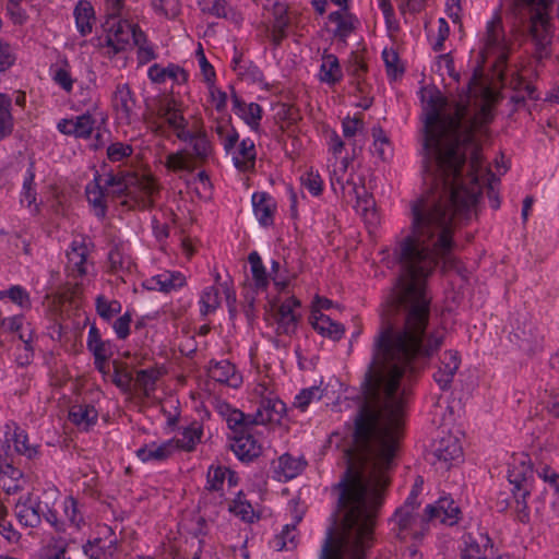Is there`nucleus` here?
Masks as SVG:
<instances>
[{
    "label": "nucleus",
    "mask_w": 559,
    "mask_h": 559,
    "mask_svg": "<svg viewBox=\"0 0 559 559\" xmlns=\"http://www.w3.org/2000/svg\"><path fill=\"white\" fill-rule=\"evenodd\" d=\"M419 94L427 192L414 202L412 229L397 248L400 267L413 280H425L451 263L454 227L476 211L480 136L495 102V93L478 73L466 92L451 99L435 86H425Z\"/></svg>",
    "instance_id": "f257e3e1"
},
{
    "label": "nucleus",
    "mask_w": 559,
    "mask_h": 559,
    "mask_svg": "<svg viewBox=\"0 0 559 559\" xmlns=\"http://www.w3.org/2000/svg\"><path fill=\"white\" fill-rule=\"evenodd\" d=\"M389 477H343L338 523L329 527L319 559H366L374 543L378 510Z\"/></svg>",
    "instance_id": "f03ea898"
},
{
    "label": "nucleus",
    "mask_w": 559,
    "mask_h": 559,
    "mask_svg": "<svg viewBox=\"0 0 559 559\" xmlns=\"http://www.w3.org/2000/svg\"><path fill=\"white\" fill-rule=\"evenodd\" d=\"M140 29L126 20H111L107 22L105 35L97 37L94 45L105 49L108 57L129 49L138 36Z\"/></svg>",
    "instance_id": "7ed1b4c3"
},
{
    "label": "nucleus",
    "mask_w": 559,
    "mask_h": 559,
    "mask_svg": "<svg viewBox=\"0 0 559 559\" xmlns=\"http://www.w3.org/2000/svg\"><path fill=\"white\" fill-rule=\"evenodd\" d=\"M218 132L223 147L235 167L239 170L253 167L257 157L254 142L249 138L240 141L238 132L233 128L221 127Z\"/></svg>",
    "instance_id": "20e7f679"
},
{
    "label": "nucleus",
    "mask_w": 559,
    "mask_h": 559,
    "mask_svg": "<svg viewBox=\"0 0 559 559\" xmlns=\"http://www.w3.org/2000/svg\"><path fill=\"white\" fill-rule=\"evenodd\" d=\"M346 202L352 203L356 212L367 224L377 225L379 216L374 207V200L368 192L358 176H352L345 183L338 182Z\"/></svg>",
    "instance_id": "39448f33"
},
{
    "label": "nucleus",
    "mask_w": 559,
    "mask_h": 559,
    "mask_svg": "<svg viewBox=\"0 0 559 559\" xmlns=\"http://www.w3.org/2000/svg\"><path fill=\"white\" fill-rule=\"evenodd\" d=\"M123 187L126 199L122 200V204L129 207L150 206L157 191L154 179L147 174L128 176Z\"/></svg>",
    "instance_id": "423d86ee"
},
{
    "label": "nucleus",
    "mask_w": 559,
    "mask_h": 559,
    "mask_svg": "<svg viewBox=\"0 0 559 559\" xmlns=\"http://www.w3.org/2000/svg\"><path fill=\"white\" fill-rule=\"evenodd\" d=\"M183 105L180 100L175 97L167 98L158 110V117H150L147 118V127L155 133H159L162 131V126L158 121L159 118H163L168 126L176 131L177 136L181 140L187 141L191 138L189 131L186 130V119L182 115Z\"/></svg>",
    "instance_id": "0eeeda50"
},
{
    "label": "nucleus",
    "mask_w": 559,
    "mask_h": 559,
    "mask_svg": "<svg viewBox=\"0 0 559 559\" xmlns=\"http://www.w3.org/2000/svg\"><path fill=\"white\" fill-rule=\"evenodd\" d=\"M91 242L85 237H75L66 251V271L71 277L94 275V265L88 259Z\"/></svg>",
    "instance_id": "6e6552de"
},
{
    "label": "nucleus",
    "mask_w": 559,
    "mask_h": 559,
    "mask_svg": "<svg viewBox=\"0 0 559 559\" xmlns=\"http://www.w3.org/2000/svg\"><path fill=\"white\" fill-rule=\"evenodd\" d=\"M0 433H2L3 443L7 444L8 450L13 443L15 452L27 460L35 461L39 457V445L29 443L28 435L15 421L5 423Z\"/></svg>",
    "instance_id": "1a4fd4ad"
},
{
    "label": "nucleus",
    "mask_w": 559,
    "mask_h": 559,
    "mask_svg": "<svg viewBox=\"0 0 559 559\" xmlns=\"http://www.w3.org/2000/svg\"><path fill=\"white\" fill-rule=\"evenodd\" d=\"M519 7H526L532 12L531 31L533 36L540 43L547 41L550 32L549 5L551 0H514Z\"/></svg>",
    "instance_id": "9d476101"
},
{
    "label": "nucleus",
    "mask_w": 559,
    "mask_h": 559,
    "mask_svg": "<svg viewBox=\"0 0 559 559\" xmlns=\"http://www.w3.org/2000/svg\"><path fill=\"white\" fill-rule=\"evenodd\" d=\"M465 547L461 550V559H501L495 551L493 544L486 533H468L464 536Z\"/></svg>",
    "instance_id": "9b49d317"
},
{
    "label": "nucleus",
    "mask_w": 559,
    "mask_h": 559,
    "mask_svg": "<svg viewBox=\"0 0 559 559\" xmlns=\"http://www.w3.org/2000/svg\"><path fill=\"white\" fill-rule=\"evenodd\" d=\"M461 510L455 501L448 496L440 497L435 503L425 508L426 522L452 526L460 520Z\"/></svg>",
    "instance_id": "f8f14e48"
},
{
    "label": "nucleus",
    "mask_w": 559,
    "mask_h": 559,
    "mask_svg": "<svg viewBox=\"0 0 559 559\" xmlns=\"http://www.w3.org/2000/svg\"><path fill=\"white\" fill-rule=\"evenodd\" d=\"M271 310L274 312V319L277 323L278 334H292L296 331L299 316L295 309L300 302L295 297H289L281 305L276 300L270 301Z\"/></svg>",
    "instance_id": "ddd939ff"
},
{
    "label": "nucleus",
    "mask_w": 559,
    "mask_h": 559,
    "mask_svg": "<svg viewBox=\"0 0 559 559\" xmlns=\"http://www.w3.org/2000/svg\"><path fill=\"white\" fill-rule=\"evenodd\" d=\"M286 413V405L277 395L257 401L253 415L255 425L277 424Z\"/></svg>",
    "instance_id": "4468645a"
},
{
    "label": "nucleus",
    "mask_w": 559,
    "mask_h": 559,
    "mask_svg": "<svg viewBox=\"0 0 559 559\" xmlns=\"http://www.w3.org/2000/svg\"><path fill=\"white\" fill-rule=\"evenodd\" d=\"M417 507L404 503L403 507L399 508L395 513L393 521L399 526L401 533L409 531L415 538L424 535L426 531V516L414 515V511Z\"/></svg>",
    "instance_id": "2eb2a0df"
},
{
    "label": "nucleus",
    "mask_w": 559,
    "mask_h": 559,
    "mask_svg": "<svg viewBox=\"0 0 559 559\" xmlns=\"http://www.w3.org/2000/svg\"><path fill=\"white\" fill-rule=\"evenodd\" d=\"M111 103L117 118L120 121L130 122L135 110V99L127 84L117 85Z\"/></svg>",
    "instance_id": "dca6fc26"
},
{
    "label": "nucleus",
    "mask_w": 559,
    "mask_h": 559,
    "mask_svg": "<svg viewBox=\"0 0 559 559\" xmlns=\"http://www.w3.org/2000/svg\"><path fill=\"white\" fill-rule=\"evenodd\" d=\"M95 126V119L91 114L62 119L58 122L57 129L66 135L75 138H88Z\"/></svg>",
    "instance_id": "f3484780"
},
{
    "label": "nucleus",
    "mask_w": 559,
    "mask_h": 559,
    "mask_svg": "<svg viewBox=\"0 0 559 559\" xmlns=\"http://www.w3.org/2000/svg\"><path fill=\"white\" fill-rule=\"evenodd\" d=\"M230 450L243 463H249L260 456L261 444L250 433L234 436L229 444Z\"/></svg>",
    "instance_id": "a211bd4d"
},
{
    "label": "nucleus",
    "mask_w": 559,
    "mask_h": 559,
    "mask_svg": "<svg viewBox=\"0 0 559 559\" xmlns=\"http://www.w3.org/2000/svg\"><path fill=\"white\" fill-rule=\"evenodd\" d=\"M178 450L177 441L170 439L162 443L151 442L136 450V456L142 462H164Z\"/></svg>",
    "instance_id": "6ab92c4d"
},
{
    "label": "nucleus",
    "mask_w": 559,
    "mask_h": 559,
    "mask_svg": "<svg viewBox=\"0 0 559 559\" xmlns=\"http://www.w3.org/2000/svg\"><path fill=\"white\" fill-rule=\"evenodd\" d=\"M461 359L455 350H445L440 359V366L435 372L433 378L441 390H447L453 381V377L459 369Z\"/></svg>",
    "instance_id": "aec40b11"
},
{
    "label": "nucleus",
    "mask_w": 559,
    "mask_h": 559,
    "mask_svg": "<svg viewBox=\"0 0 559 559\" xmlns=\"http://www.w3.org/2000/svg\"><path fill=\"white\" fill-rule=\"evenodd\" d=\"M233 110L253 132L260 130V124L263 116L262 107L253 102L247 103L238 97L233 99Z\"/></svg>",
    "instance_id": "412c9836"
},
{
    "label": "nucleus",
    "mask_w": 559,
    "mask_h": 559,
    "mask_svg": "<svg viewBox=\"0 0 559 559\" xmlns=\"http://www.w3.org/2000/svg\"><path fill=\"white\" fill-rule=\"evenodd\" d=\"M251 201L254 216L260 225H272L277 209L275 200L265 192H255L252 194Z\"/></svg>",
    "instance_id": "4be33fe9"
},
{
    "label": "nucleus",
    "mask_w": 559,
    "mask_h": 559,
    "mask_svg": "<svg viewBox=\"0 0 559 559\" xmlns=\"http://www.w3.org/2000/svg\"><path fill=\"white\" fill-rule=\"evenodd\" d=\"M326 144L329 152L332 153L333 158L335 159L330 164V167H332V186L334 187L335 182L342 181L343 175L347 168V162L345 158L340 159L344 144L335 131H330L326 133Z\"/></svg>",
    "instance_id": "5701e85b"
},
{
    "label": "nucleus",
    "mask_w": 559,
    "mask_h": 559,
    "mask_svg": "<svg viewBox=\"0 0 559 559\" xmlns=\"http://www.w3.org/2000/svg\"><path fill=\"white\" fill-rule=\"evenodd\" d=\"M41 513H44L43 501L27 498L24 502H19L15 506V514L19 522L26 527H36L41 521Z\"/></svg>",
    "instance_id": "b1692460"
},
{
    "label": "nucleus",
    "mask_w": 559,
    "mask_h": 559,
    "mask_svg": "<svg viewBox=\"0 0 559 559\" xmlns=\"http://www.w3.org/2000/svg\"><path fill=\"white\" fill-rule=\"evenodd\" d=\"M309 322L321 335L328 336L333 341L341 340L345 332V329L341 323L331 320L330 317L323 314L319 310L311 311Z\"/></svg>",
    "instance_id": "393cba45"
},
{
    "label": "nucleus",
    "mask_w": 559,
    "mask_h": 559,
    "mask_svg": "<svg viewBox=\"0 0 559 559\" xmlns=\"http://www.w3.org/2000/svg\"><path fill=\"white\" fill-rule=\"evenodd\" d=\"M209 374L214 381L225 383L231 388H238L242 382L241 376L237 373L235 366L228 360L213 364L209 369Z\"/></svg>",
    "instance_id": "a878e982"
},
{
    "label": "nucleus",
    "mask_w": 559,
    "mask_h": 559,
    "mask_svg": "<svg viewBox=\"0 0 559 559\" xmlns=\"http://www.w3.org/2000/svg\"><path fill=\"white\" fill-rule=\"evenodd\" d=\"M317 78L321 83L330 86L335 85L343 79V70L334 55L322 57Z\"/></svg>",
    "instance_id": "bb28decb"
},
{
    "label": "nucleus",
    "mask_w": 559,
    "mask_h": 559,
    "mask_svg": "<svg viewBox=\"0 0 559 559\" xmlns=\"http://www.w3.org/2000/svg\"><path fill=\"white\" fill-rule=\"evenodd\" d=\"M34 179L35 173L33 165H29L24 175L23 186L20 194V203L32 215H35L39 212V203L37 202V193L34 188Z\"/></svg>",
    "instance_id": "cd10ccee"
},
{
    "label": "nucleus",
    "mask_w": 559,
    "mask_h": 559,
    "mask_svg": "<svg viewBox=\"0 0 559 559\" xmlns=\"http://www.w3.org/2000/svg\"><path fill=\"white\" fill-rule=\"evenodd\" d=\"M533 475L530 459L525 454L514 456L509 468V481L514 487H527L526 481Z\"/></svg>",
    "instance_id": "c85d7f7f"
},
{
    "label": "nucleus",
    "mask_w": 559,
    "mask_h": 559,
    "mask_svg": "<svg viewBox=\"0 0 559 559\" xmlns=\"http://www.w3.org/2000/svg\"><path fill=\"white\" fill-rule=\"evenodd\" d=\"M463 451L459 440L454 437L442 438L433 452V455L439 462L447 465L462 457Z\"/></svg>",
    "instance_id": "c756f323"
},
{
    "label": "nucleus",
    "mask_w": 559,
    "mask_h": 559,
    "mask_svg": "<svg viewBox=\"0 0 559 559\" xmlns=\"http://www.w3.org/2000/svg\"><path fill=\"white\" fill-rule=\"evenodd\" d=\"M486 50L487 55L497 52L498 62H503L507 58L506 45L500 37L499 20H492L487 24Z\"/></svg>",
    "instance_id": "7c9ffc66"
},
{
    "label": "nucleus",
    "mask_w": 559,
    "mask_h": 559,
    "mask_svg": "<svg viewBox=\"0 0 559 559\" xmlns=\"http://www.w3.org/2000/svg\"><path fill=\"white\" fill-rule=\"evenodd\" d=\"M511 341H515L518 346L527 353H534L539 348V335L534 331L531 324L518 326L511 333Z\"/></svg>",
    "instance_id": "2f4dec72"
},
{
    "label": "nucleus",
    "mask_w": 559,
    "mask_h": 559,
    "mask_svg": "<svg viewBox=\"0 0 559 559\" xmlns=\"http://www.w3.org/2000/svg\"><path fill=\"white\" fill-rule=\"evenodd\" d=\"M74 19L78 31L82 36L92 33L95 23V13L92 4L86 1H80L74 9Z\"/></svg>",
    "instance_id": "473e14b6"
},
{
    "label": "nucleus",
    "mask_w": 559,
    "mask_h": 559,
    "mask_svg": "<svg viewBox=\"0 0 559 559\" xmlns=\"http://www.w3.org/2000/svg\"><path fill=\"white\" fill-rule=\"evenodd\" d=\"M98 412L92 405H74L69 412V419L83 430L96 424Z\"/></svg>",
    "instance_id": "72a5a7b5"
},
{
    "label": "nucleus",
    "mask_w": 559,
    "mask_h": 559,
    "mask_svg": "<svg viewBox=\"0 0 559 559\" xmlns=\"http://www.w3.org/2000/svg\"><path fill=\"white\" fill-rule=\"evenodd\" d=\"M305 463L298 459L293 457L290 454H283L274 463V472L280 480L292 479L296 477L304 468Z\"/></svg>",
    "instance_id": "f704fd0d"
},
{
    "label": "nucleus",
    "mask_w": 559,
    "mask_h": 559,
    "mask_svg": "<svg viewBox=\"0 0 559 559\" xmlns=\"http://www.w3.org/2000/svg\"><path fill=\"white\" fill-rule=\"evenodd\" d=\"M253 415L245 414L240 409H231L227 414L226 421L228 428L235 436L250 432L255 421L252 420Z\"/></svg>",
    "instance_id": "c9c22d12"
},
{
    "label": "nucleus",
    "mask_w": 559,
    "mask_h": 559,
    "mask_svg": "<svg viewBox=\"0 0 559 559\" xmlns=\"http://www.w3.org/2000/svg\"><path fill=\"white\" fill-rule=\"evenodd\" d=\"M116 549V540L111 539L106 543L102 538H96L93 542H88L83 547L84 554L90 559H109L112 557Z\"/></svg>",
    "instance_id": "e433bc0d"
},
{
    "label": "nucleus",
    "mask_w": 559,
    "mask_h": 559,
    "mask_svg": "<svg viewBox=\"0 0 559 559\" xmlns=\"http://www.w3.org/2000/svg\"><path fill=\"white\" fill-rule=\"evenodd\" d=\"M23 472L13 464L0 471V487L8 495L16 493L22 489Z\"/></svg>",
    "instance_id": "4c0bfd02"
},
{
    "label": "nucleus",
    "mask_w": 559,
    "mask_h": 559,
    "mask_svg": "<svg viewBox=\"0 0 559 559\" xmlns=\"http://www.w3.org/2000/svg\"><path fill=\"white\" fill-rule=\"evenodd\" d=\"M86 198L90 204L93 206L94 212L97 216H104L106 204L105 193L100 188V178H95L93 182L86 187Z\"/></svg>",
    "instance_id": "58836bf2"
},
{
    "label": "nucleus",
    "mask_w": 559,
    "mask_h": 559,
    "mask_svg": "<svg viewBox=\"0 0 559 559\" xmlns=\"http://www.w3.org/2000/svg\"><path fill=\"white\" fill-rule=\"evenodd\" d=\"M11 98L0 93V140L11 134L14 126V119L11 112Z\"/></svg>",
    "instance_id": "ea45409f"
},
{
    "label": "nucleus",
    "mask_w": 559,
    "mask_h": 559,
    "mask_svg": "<svg viewBox=\"0 0 559 559\" xmlns=\"http://www.w3.org/2000/svg\"><path fill=\"white\" fill-rule=\"evenodd\" d=\"M329 21L336 26V32L341 36L349 34L357 24V19L347 12V9L332 12L329 15Z\"/></svg>",
    "instance_id": "a19ab883"
},
{
    "label": "nucleus",
    "mask_w": 559,
    "mask_h": 559,
    "mask_svg": "<svg viewBox=\"0 0 559 559\" xmlns=\"http://www.w3.org/2000/svg\"><path fill=\"white\" fill-rule=\"evenodd\" d=\"M165 166L173 171H190L194 167V162L191 154L186 151H178L167 156Z\"/></svg>",
    "instance_id": "79ce46f5"
},
{
    "label": "nucleus",
    "mask_w": 559,
    "mask_h": 559,
    "mask_svg": "<svg viewBox=\"0 0 559 559\" xmlns=\"http://www.w3.org/2000/svg\"><path fill=\"white\" fill-rule=\"evenodd\" d=\"M195 60L199 67V76L205 83V85L207 86L216 83V71L207 60L201 44H199L195 49Z\"/></svg>",
    "instance_id": "37998d69"
},
{
    "label": "nucleus",
    "mask_w": 559,
    "mask_h": 559,
    "mask_svg": "<svg viewBox=\"0 0 559 559\" xmlns=\"http://www.w3.org/2000/svg\"><path fill=\"white\" fill-rule=\"evenodd\" d=\"M160 374L157 368L141 369L136 372L135 384L145 396H150L151 392L155 390V384Z\"/></svg>",
    "instance_id": "c03bdc74"
},
{
    "label": "nucleus",
    "mask_w": 559,
    "mask_h": 559,
    "mask_svg": "<svg viewBox=\"0 0 559 559\" xmlns=\"http://www.w3.org/2000/svg\"><path fill=\"white\" fill-rule=\"evenodd\" d=\"M382 59L386 69V73L391 79H397L403 73L404 66L393 47H385L383 49Z\"/></svg>",
    "instance_id": "a18cd8bd"
},
{
    "label": "nucleus",
    "mask_w": 559,
    "mask_h": 559,
    "mask_svg": "<svg viewBox=\"0 0 559 559\" xmlns=\"http://www.w3.org/2000/svg\"><path fill=\"white\" fill-rule=\"evenodd\" d=\"M17 60V49L11 43L0 38V73L12 69Z\"/></svg>",
    "instance_id": "49530a36"
},
{
    "label": "nucleus",
    "mask_w": 559,
    "mask_h": 559,
    "mask_svg": "<svg viewBox=\"0 0 559 559\" xmlns=\"http://www.w3.org/2000/svg\"><path fill=\"white\" fill-rule=\"evenodd\" d=\"M512 492L515 500L516 518L520 522L527 523L530 520V512L526 498L530 496V489L527 487H514Z\"/></svg>",
    "instance_id": "de8ad7c7"
},
{
    "label": "nucleus",
    "mask_w": 559,
    "mask_h": 559,
    "mask_svg": "<svg viewBox=\"0 0 559 559\" xmlns=\"http://www.w3.org/2000/svg\"><path fill=\"white\" fill-rule=\"evenodd\" d=\"M138 47L136 57L140 64H145L156 58L155 48L140 31L133 43Z\"/></svg>",
    "instance_id": "09e8293b"
},
{
    "label": "nucleus",
    "mask_w": 559,
    "mask_h": 559,
    "mask_svg": "<svg viewBox=\"0 0 559 559\" xmlns=\"http://www.w3.org/2000/svg\"><path fill=\"white\" fill-rule=\"evenodd\" d=\"M221 300V289L218 286H211L205 289L201 297L202 314L214 312L219 307Z\"/></svg>",
    "instance_id": "8fccbe9b"
},
{
    "label": "nucleus",
    "mask_w": 559,
    "mask_h": 559,
    "mask_svg": "<svg viewBox=\"0 0 559 559\" xmlns=\"http://www.w3.org/2000/svg\"><path fill=\"white\" fill-rule=\"evenodd\" d=\"M9 298L13 304L21 308H29L31 299L28 293L19 285L10 287L8 290L0 292V300Z\"/></svg>",
    "instance_id": "3c124183"
},
{
    "label": "nucleus",
    "mask_w": 559,
    "mask_h": 559,
    "mask_svg": "<svg viewBox=\"0 0 559 559\" xmlns=\"http://www.w3.org/2000/svg\"><path fill=\"white\" fill-rule=\"evenodd\" d=\"M96 310L103 319L110 320L121 311V305L118 300H108L104 295H98L96 297Z\"/></svg>",
    "instance_id": "603ef678"
},
{
    "label": "nucleus",
    "mask_w": 559,
    "mask_h": 559,
    "mask_svg": "<svg viewBox=\"0 0 559 559\" xmlns=\"http://www.w3.org/2000/svg\"><path fill=\"white\" fill-rule=\"evenodd\" d=\"M373 153L381 159H388L392 155V146L381 129H373Z\"/></svg>",
    "instance_id": "864d4df0"
},
{
    "label": "nucleus",
    "mask_w": 559,
    "mask_h": 559,
    "mask_svg": "<svg viewBox=\"0 0 559 559\" xmlns=\"http://www.w3.org/2000/svg\"><path fill=\"white\" fill-rule=\"evenodd\" d=\"M87 348L93 353L94 357L103 358L104 355L110 354L109 345L102 341L95 326H92L88 331Z\"/></svg>",
    "instance_id": "5fc2aeb1"
},
{
    "label": "nucleus",
    "mask_w": 559,
    "mask_h": 559,
    "mask_svg": "<svg viewBox=\"0 0 559 559\" xmlns=\"http://www.w3.org/2000/svg\"><path fill=\"white\" fill-rule=\"evenodd\" d=\"M296 526L295 524H286L280 535L274 539V547L277 550L293 549L296 547Z\"/></svg>",
    "instance_id": "6e6d98bb"
},
{
    "label": "nucleus",
    "mask_w": 559,
    "mask_h": 559,
    "mask_svg": "<svg viewBox=\"0 0 559 559\" xmlns=\"http://www.w3.org/2000/svg\"><path fill=\"white\" fill-rule=\"evenodd\" d=\"M53 81L61 86L64 91L71 92L73 88L74 80L69 70L68 63L56 64L52 68Z\"/></svg>",
    "instance_id": "4d7b16f0"
},
{
    "label": "nucleus",
    "mask_w": 559,
    "mask_h": 559,
    "mask_svg": "<svg viewBox=\"0 0 559 559\" xmlns=\"http://www.w3.org/2000/svg\"><path fill=\"white\" fill-rule=\"evenodd\" d=\"M242 492H239L237 498L229 504V511L240 516L243 521L251 522L254 516L253 508L248 501L242 500Z\"/></svg>",
    "instance_id": "13d9d810"
},
{
    "label": "nucleus",
    "mask_w": 559,
    "mask_h": 559,
    "mask_svg": "<svg viewBox=\"0 0 559 559\" xmlns=\"http://www.w3.org/2000/svg\"><path fill=\"white\" fill-rule=\"evenodd\" d=\"M301 186L313 197L320 195L323 181L317 171L309 170L300 177Z\"/></svg>",
    "instance_id": "bf43d9fd"
},
{
    "label": "nucleus",
    "mask_w": 559,
    "mask_h": 559,
    "mask_svg": "<svg viewBox=\"0 0 559 559\" xmlns=\"http://www.w3.org/2000/svg\"><path fill=\"white\" fill-rule=\"evenodd\" d=\"M112 381L118 388L128 391L130 389L131 382L133 381V377L126 367H123L118 361H114Z\"/></svg>",
    "instance_id": "052dcab7"
},
{
    "label": "nucleus",
    "mask_w": 559,
    "mask_h": 559,
    "mask_svg": "<svg viewBox=\"0 0 559 559\" xmlns=\"http://www.w3.org/2000/svg\"><path fill=\"white\" fill-rule=\"evenodd\" d=\"M229 468L223 466H211L207 472V489L221 490Z\"/></svg>",
    "instance_id": "680f3d73"
},
{
    "label": "nucleus",
    "mask_w": 559,
    "mask_h": 559,
    "mask_svg": "<svg viewBox=\"0 0 559 559\" xmlns=\"http://www.w3.org/2000/svg\"><path fill=\"white\" fill-rule=\"evenodd\" d=\"M204 12H209L217 17H229L233 15V10L226 0H214L211 5L204 4L202 0H199Z\"/></svg>",
    "instance_id": "e2e57ef3"
},
{
    "label": "nucleus",
    "mask_w": 559,
    "mask_h": 559,
    "mask_svg": "<svg viewBox=\"0 0 559 559\" xmlns=\"http://www.w3.org/2000/svg\"><path fill=\"white\" fill-rule=\"evenodd\" d=\"M152 4L156 12L166 17H175L180 12L179 0H153Z\"/></svg>",
    "instance_id": "0e129e2a"
},
{
    "label": "nucleus",
    "mask_w": 559,
    "mask_h": 559,
    "mask_svg": "<svg viewBox=\"0 0 559 559\" xmlns=\"http://www.w3.org/2000/svg\"><path fill=\"white\" fill-rule=\"evenodd\" d=\"M319 391L320 390L317 386L304 389L298 395H296L294 406L299 408L301 412H305L313 399H321Z\"/></svg>",
    "instance_id": "69168bd1"
},
{
    "label": "nucleus",
    "mask_w": 559,
    "mask_h": 559,
    "mask_svg": "<svg viewBox=\"0 0 559 559\" xmlns=\"http://www.w3.org/2000/svg\"><path fill=\"white\" fill-rule=\"evenodd\" d=\"M269 283L270 282H243L245 299L249 306H253L255 295L266 292Z\"/></svg>",
    "instance_id": "338daca9"
},
{
    "label": "nucleus",
    "mask_w": 559,
    "mask_h": 559,
    "mask_svg": "<svg viewBox=\"0 0 559 559\" xmlns=\"http://www.w3.org/2000/svg\"><path fill=\"white\" fill-rule=\"evenodd\" d=\"M132 147L129 144L114 142L107 148V156L111 162H119L132 154Z\"/></svg>",
    "instance_id": "774afa93"
}]
</instances>
